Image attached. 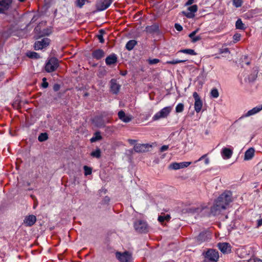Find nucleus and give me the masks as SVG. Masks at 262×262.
Wrapping results in <instances>:
<instances>
[{
	"mask_svg": "<svg viewBox=\"0 0 262 262\" xmlns=\"http://www.w3.org/2000/svg\"><path fill=\"white\" fill-rule=\"evenodd\" d=\"M231 196V193L229 191L225 192L221 194L211 207L210 213L213 215L220 214L222 210L226 209L227 206L232 201Z\"/></svg>",
	"mask_w": 262,
	"mask_h": 262,
	"instance_id": "nucleus-1",
	"label": "nucleus"
},
{
	"mask_svg": "<svg viewBox=\"0 0 262 262\" xmlns=\"http://www.w3.org/2000/svg\"><path fill=\"white\" fill-rule=\"evenodd\" d=\"M259 68L257 66H254L252 69L247 71L244 75V80L247 82H253L257 77Z\"/></svg>",
	"mask_w": 262,
	"mask_h": 262,
	"instance_id": "nucleus-2",
	"label": "nucleus"
},
{
	"mask_svg": "<svg viewBox=\"0 0 262 262\" xmlns=\"http://www.w3.org/2000/svg\"><path fill=\"white\" fill-rule=\"evenodd\" d=\"M219 258V252L214 249H209L205 254L204 262H217Z\"/></svg>",
	"mask_w": 262,
	"mask_h": 262,
	"instance_id": "nucleus-3",
	"label": "nucleus"
},
{
	"mask_svg": "<svg viewBox=\"0 0 262 262\" xmlns=\"http://www.w3.org/2000/svg\"><path fill=\"white\" fill-rule=\"evenodd\" d=\"M172 109V107L168 106L161 109L159 112L156 113L152 117L153 121L159 120L162 118H165L169 115Z\"/></svg>",
	"mask_w": 262,
	"mask_h": 262,
	"instance_id": "nucleus-4",
	"label": "nucleus"
},
{
	"mask_svg": "<svg viewBox=\"0 0 262 262\" xmlns=\"http://www.w3.org/2000/svg\"><path fill=\"white\" fill-rule=\"evenodd\" d=\"M59 66L58 60L55 57L50 58L46 64L45 70L48 73L55 71Z\"/></svg>",
	"mask_w": 262,
	"mask_h": 262,
	"instance_id": "nucleus-5",
	"label": "nucleus"
},
{
	"mask_svg": "<svg viewBox=\"0 0 262 262\" xmlns=\"http://www.w3.org/2000/svg\"><path fill=\"white\" fill-rule=\"evenodd\" d=\"M135 230L140 233H145L148 231V226L145 222L141 220H138L134 223Z\"/></svg>",
	"mask_w": 262,
	"mask_h": 262,
	"instance_id": "nucleus-6",
	"label": "nucleus"
},
{
	"mask_svg": "<svg viewBox=\"0 0 262 262\" xmlns=\"http://www.w3.org/2000/svg\"><path fill=\"white\" fill-rule=\"evenodd\" d=\"M116 256L121 262H131L132 261V254L128 252L123 253L118 252L116 253Z\"/></svg>",
	"mask_w": 262,
	"mask_h": 262,
	"instance_id": "nucleus-7",
	"label": "nucleus"
},
{
	"mask_svg": "<svg viewBox=\"0 0 262 262\" xmlns=\"http://www.w3.org/2000/svg\"><path fill=\"white\" fill-rule=\"evenodd\" d=\"M262 111V104L257 105L252 108L251 110H249L246 113L244 114L239 119L247 118L259 113Z\"/></svg>",
	"mask_w": 262,
	"mask_h": 262,
	"instance_id": "nucleus-8",
	"label": "nucleus"
},
{
	"mask_svg": "<svg viewBox=\"0 0 262 262\" xmlns=\"http://www.w3.org/2000/svg\"><path fill=\"white\" fill-rule=\"evenodd\" d=\"M50 42V40L48 38H44L40 41H37L34 43L35 50H42L47 47Z\"/></svg>",
	"mask_w": 262,
	"mask_h": 262,
	"instance_id": "nucleus-9",
	"label": "nucleus"
},
{
	"mask_svg": "<svg viewBox=\"0 0 262 262\" xmlns=\"http://www.w3.org/2000/svg\"><path fill=\"white\" fill-rule=\"evenodd\" d=\"M113 0H99L96 4V7L99 11H103L110 7Z\"/></svg>",
	"mask_w": 262,
	"mask_h": 262,
	"instance_id": "nucleus-10",
	"label": "nucleus"
},
{
	"mask_svg": "<svg viewBox=\"0 0 262 262\" xmlns=\"http://www.w3.org/2000/svg\"><path fill=\"white\" fill-rule=\"evenodd\" d=\"M193 97L194 98V110L196 113H199L202 107V102L200 99V96L196 92L193 93Z\"/></svg>",
	"mask_w": 262,
	"mask_h": 262,
	"instance_id": "nucleus-11",
	"label": "nucleus"
},
{
	"mask_svg": "<svg viewBox=\"0 0 262 262\" xmlns=\"http://www.w3.org/2000/svg\"><path fill=\"white\" fill-rule=\"evenodd\" d=\"M211 238V234L209 231H205L200 233L197 237L198 243L200 244L206 242Z\"/></svg>",
	"mask_w": 262,
	"mask_h": 262,
	"instance_id": "nucleus-12",
	"label": "nucleus"
},
{
	"mask_svg": "<svg viewBox=\"0 0 262 262\" xmlns=\"http://www.w3.org/2000/svg\"><path fill=\"white\" fill-rule=\"evenodd\" d=\"M190 162H183L180 163H172L170 164L169 168L173 170H178L188 167L191 164Z\"/></svg>",
	"mask_w": 262,
	"mask_h": 262,
	"instance_id": "nucleus-13",
	"label": "nucleus"
},
{
	"mask_svg": "<svg viewBox=\"0 0 262 262\" xmlns=\"http://www.w3.org/2000/svg\"><path fill=\"white\" fill-rule=\"evenodd\" d=\"M151 145L149 144H137L134 146V150L137 152H143L148 151Z\"/></svg>",
	"mask_w": 262,
	"mask_h": 262,
	"instance_id": "nucleus-14",
	"label": "nucleus"
},
{
	"mask_svg": "<svg viewBox=\"0 0 262 262\" xmlns=\"http://www.w3.org/2000/svg\"><path fill=\"white\" fill-rule=\"evenodd\" d=\"M118 116L119 119L124 123H128L133 119V116L132 115H126L122 110L118 112Z\"/></svg>",
	"mask_w": 262,
	"mask_h": 262,
	"instance_id": "nucleus-15",
	"label": "nucleus"
},
{
	"mask_svg": "<svg viewBox=\"0 0 262 262\" xmlns=\"http://www.w3.org/2000/svg\"><path fill=\"white\" fill-rule=\"evenodd\" d=\"M12 0H0V7L3 9L5 13L11 7Z\"/></svg>",
	"mask_w": 262,
	"mask_h": 262,
	"instance_id": "nucleus-16",
	"label": "nucleus"
},
{
	"mask_svg": "<svg viewBox=\"0 0 262 262\" xmlns=\"http://www.w3.org/2000/svg\"><path fill=\"white\" fill-rule=\"evenodd\" d=\"M217 247L223 253H228L231 251L230 245L227 243H219Z\"/></svg>",
	"mask_w": 262,
	"mask_h": 262,
	"instance_id": "nucleus-17",
	"label": "nucleus"
},
{
	"mask_svg": "<svg viewBox=\"0 0 262 262\" xmlns=\"http://www.w3.org/2000/svg\"><path fill=\"white\" fill-rule=\"evenodd\" d=\"M36 217L35 215H30L27 216L25 218V219L24 220V223L27 226H31L34 224V223L36 222Z\"/></svg>",
	"mask_w": 262,
	"mask_h": 262,
	"instance_id": "nucleus-18",
	"label": "nucleus"
},
{
	"mask_svg": "<svg viewBox=\"0 0 262 262\" xmlns=\"http://www.w3.org/2000/svg\"><path fill=\"white\" fill-rule=\"evenodd\" d=\"M110 88L111 90L114 94H117L120 89V85L116 82V80L112 79L110 81Z\"/></svg>",
	"mask_w": 262,
	"mask_h": 262,
	"instance_id": "nucleus-19",
	"label": "nucleus"
},
{
	"mask_svg": "<svg viewBox=\"0 0 262 262\" xmlns=\"http://www.w3.org/2000/svg\"><path fill=\"white\" fill-rule=\"evenodd\" d=\"M221 154L223 159H228L231 157L233 151L228 148L225 147L223 148Z\"/></svg>",
	"mask_w": 262,
	"mask_h": 262,
	"instance_id": "nucleus-20",
	"label": "nucleus"
},
{
	"mask_svg": "<svg viewBox=\"0 0 262 262\" xmlns=\"http://www.w3.org/2000/svg\"><path fill=\"white\" fill-rule=\"evenodd\" d=\"M104 52L101 49H97L92 53V56L94 58L99 60L104 56Z\"/></svg>",
	"mask_w": 262,
	"mask_h": 262,
	"instance_id": "nucleus-21",
	"label": "nucleus"
},
{
	"mask_svg": "<svg viewBox=\"0 0 262 262\" xmlns=\"http://www.w3.org/2000/svg\"><path fill=\"white\" fill-rule=\"evenodd\" d=\"M117 58L115 54H112L107 56L105 59V62L107 65H111L117 62Z\"/></svg>",
	"mask_w": 262,
	"mask_h": 262,
	"instance_id": "nucleus-22",
	"label": "nucleus"
},
{
	"mask_svg": "<svg viewBox=\"0 0 262 262\" xmlns=\"http://www.w3.org/2000/svg\"><path fill=\"white\" fill-rule=\"evenodd\" d=\"M254 155V149L253 148H250L246 151L244 156L245 160L251 159Z\"/></svg>",
	"mask_w": 262,
	"mask_h": 262,
	"instance_id": "nucleus-23",
	"label": "nucleus"
},
{
	"mask_svg": "<svg viewBox=\"0 0 262 262\" xmlns=\"http://www.w3.org/2000/svg\"><path fill=\"white\" fill-rule=\"evenodd\" d=\"M199 30V29L198 28L194 31L192 32L190 34H189V37L191 38L192 42H195L201 39L200 36H195V34L198 32Z\"/></svg>",
	"mask_w": 262,
	"mask_h": 262,
	"instance_id": "nucleus-24",
	"label": "nucleus"
},
{
	"mask_svg": "<svg viewBox=\"0 0 262 262\" xmlns=\"http://www.w3.org/2000/svg\"><path fill=\"white\" fill-rule=\"evenodd\" d=\"M136 44L137 41L136 40H130L126 44L125 47L128 50L130 51L134 48Z\"/></svg>",
	"mask_w": 262,
	"mask_h": 262,
	"instance_id": "nucleus-25",
	"label": "nucleus"
},
{
	"mask_svg": "<svg viewBox=\"0 0 262 262\" xmlns=\"http://www.w3.org/2000/svg\"><path fill=\"white\" fill-rule=\"evenodd\" d=\"M159 27L156 25L148 26L146 27V31L149 33H153L158 30Z\"/></svg>",
	"mask_w": 262,
	"mask_h": 262,
	"instance_id": "nucleus-26",
	"label": "nucleus"
},
{
	"mask_svg": "<svg viewBox=\"0 0 262 262\" xmlns=\"http://www.w3.org/2000/svg\"><path fill=\"white\" fill-rule=\"evenodd\" d=\"M183 53L191 55H195L196 53L195 52L194 50L191 49H183L178 51V53Z\"/></svg>",
	"mask_w": 262,
	"mask_h": 262,
	"instance_id": "nucleus-27",
	"label": "nucleus"
},
{
	"mask_svg": "<svg viewBox=\"0 0 262 262\" xmlns=\"http://www.w3.org/2000/svg\"><path fill=\"white\" fill-rule=\"evenodd\" d=\"M102 139V137L100 135V133L99 132H96L94 136L90 139L92 143L95 142Z\"/></svg>",
	"mask_w": 262,
	"mask_h": 262,
	"instance_id": "nucleus-28",
	"label": "nucleus"
},
{
	"mask_svg": "<svg viewBox=\"0 0 262 262\" xmlns=\"http://www.w3.org/2000/svg\"><path fill=\"white\" fill-rule=\"evenodd\" d=\"M235 27L237 29L244 30L245 29V25L243 23L241 19H238L236 20Z\"/></svg>",
	"mask_w": 262,
	"mask_h": 262,
	"instance_id": "nucleus-29",
	"label": "nucleus"
},
{
	"mask_svg": "<svg viewBox=\"0 0 262 262\" xmlns=\"http://www.w3.org/2000/svg\"><path fill=\"white\" fill-rule=\"evenodd\" d=\"M91 156L97 159L101 157V150L99 148H97L95 151H93L91 154Z\"/></svg>",
	"mask_w": 262,
	"mask_h": 262,
	"instance_id": "nucleus-30",
	"label": "nucleus"
},
{
	"mask_svg": "<svg viewBox=\"0 0 262 262\" xmlns=\"http://www.w3.org/2000/svg\"><path fill=\"white\" fill-rule=\"evenodd\" d=\"M27 56L31 58L38 59L40 57L39 55L35 52H29L27 54Z\"/></svg>",
	"mask_w": 262,
	"mask_h": 262,
	"instance_id": "nucleus-31",
	"label": "nucleus"
},
{
	"mask_svg": "<svg viewBox=\"0 0 262 262\" xmlns=\"http://www.w3.org/2000/svg\"><path fill=\"white\" fill-rule=\"evenodd\" d=\"M187 60V59H184V60H179V59H173L172 60L167 61L166 62L168 64H175L179 63H184L186 62Z\"/></svg>",
	"mask_w": 262,
	"mask_h": 262,
	"instance_id": "nucleus-32",
	"label": "nucleus"
},
{
	"mask_svg": "<svg viewBox=\"0 0 262 262\" xmlns=\"http://www.w3.org/2000/svg\"><path fill=\"white\" fill-rule=\"evenodd\" d=\"M211 96L214 98H216L219 96V91L216 88L213 89L210 92Z\"/></svg>",
	"mask_w": 262,
	"mask_h": 262,
	"instance_id": "nucleus-33",
	"label": "nucleus"
},
{
	"mask_svg": "<svg viewBox=\"0 0 262 262\" xmlns=\"http://www.w3.org/2000/svg\"><path fill=\"white\" fill-rule=\"evenodd\" d=\"M40 142H43L48 139V135L47 133H41L39 135L38 138Z\"/></svg>",
	"mask_w": 262,
	"mask_h": 262,
	"instance_id": "nucleus-34",
	"label": "nucleus"
},
{
	"mask_svg": "<svg viewBox=\"0 0 262 262\" xmlns=\"http://www.w3.org/2000/svg\"><path fill=\"white\" fill-rule=\"evenodd\" d=\"M184 108V104L183 103H179L176 107V113H181L183 111Z\"/></svg>",
	"mask_w": 262,
	"mask_h": 262,
	"instance_id": "nucleus-35",
	"label": "nucleus"
},
{
	"mask_svg": "<svg viewBox=\"0 0 262 262\" xmlns=\"http://www.w3.org/2000/svg\"><path fill=\"white\" fill-rule=\"evenodd\" d=\"M170 219V216L169 215L167 214L165 216H159L158 217V221L160 223H163L165 221H169Z\"/></svg>",
	"mask_w": 262,
	"mask_h": 262,
	"instance_id": "nucleus-36",
	"label": "nucleus"
},
{
	"mask_svg": "<svg viewBox=\"0 0 262 262\" xmlns=\"http://www.w3.org/2000/svg\"><path fill=\"white\" fill-rule=\"evenodd\" d=\"M104 32V31L103 30H100L99 31V34L97 35V38L99 39V42L101 43H103L104 42V40L103 37V35Z\"/></svg>",
	"mask_w": 262,
	"mask_h": 262,
	"instance_id": "nucleus-37",
	"label": "nucleus"
},
{
	"mask_svg": "<svg viewBox=\"0 0 262 262\" xmlns=\"http://www.w3.org/2000/svg\"><path fill=\"white\" fill-rule=\"evenodd\" d=\"M83 169L84 170V174L85 176L90 175L92 173V168L87 166H84Z\"/></svg>",
	"mask_w": 262,
	"mask_h": 262,
	"instance_id": "nucleus-38",
	"label": "nucleus"
},
{
	"mask_svg": "<svg viewBox=\"0 0 262 262\" xmlns=\"http://www.w3.org/2000/svg\"><path fill=\"white\" fill-rule=\"evenodd\" d=\"M242 4V0H233V5L236 8L241 7Z\"/></svg>",
	"mask_w": 262,
	"mask_h": 262,
	"instance_id": "nucleus-39",
	"label": "nucleus"
},
{
	"mask_svg": "<svg viewBox=\"0 0 262 262\" xmlns=\"http://www.w3.org/2000/svg\"><path fill=\"white\" fill-rule=\"evenodd\" d=\"M188 10L192 12V13H194L196 12L198 10V6L196 5H193L191 6H190L188 8Z\"/></svg>",
	"mask_w": 262,
	"mask_h": 262,
	"instance_id": "nucleus-40",
	"label": "nucleus"
},
{
	"mask_svg": "<svg viewBox=\"0 0 262 262\" xmlns=\"http://www.w3.org/2000/svg\"><path fill=\"white\" fill-rule=\"evenodd\" d=\"M86 0H76V6L79 8H81L84 4Z\"/></svg>",
	"mask_w": 262,
	"mask_h": 262,
	"instance_id": "nucleus-41",
	"label": "nucleus"
},
{
	"mask_svg": "<svg viewBox=\"0 0 262 262\" xmlns=\"http://www.w3.org/2000/svg\"><path fill=\"white\" fill-rule=\"evenodd\" d=\"M184 15L187 17L189 18H193L194 16V14L191 12H183Z\"/></svg>",
	"mask_w": 262,
	"mask_h": 262,
	"instance_id": "nucleus-42",
	"label": "nucleus"
},
{
	"mask_svg": "<svg viewBox=\"0 0 262 262\" xmlns=\"http://www.w3.org/2000/svg\"><path fill=\"white\" fill-rule=\"evenodd\" d=\"M159 62V60L158 59H152L148 60V63L150 64H157Z\"/></svg>",
	"mask_w": 262,
	"mask_h": 262,
	"instance_id": "nucleus-43",
	"label": "nucleus"
},
{
	"mask_svg": "<svg viewBox=\"0 0 262 262\" xmlns=\"http://www.w3.org/2000/svg\"><path fill=\"white\" fill-rule=\"evenodd\" d=\"M241 37V35L240 34L236 33L234 35L233 38V40L235 42H236L240 40Z\"/></svg>",
	"mask_w": 262,
	"mask_h": 262,
	"instance_id": "nucleus-44",
	"label": "nucleus"
},
{
	"mask_svg": "<svg viewBox=\"0 0 262 262\" xmlns=\"http://www.w3.org/2000/svg\"><path fill=\"white\" fill-rule=\"evenodd\" d=\"M174 27L178 31H181L183 30V27L179 24H176Z\"/></svg>",
	"mask_w": 262,
	"mask_h": 262,
	"instance_id": "nucleus-45",
	"label": "nucleus"
},
{
	"mask_svg": "<svg viewBox=\"0 0 262 262\" xmlns=\"http://www.w3.org/2000/svg\"><path fill=\"white\" fill-rule=\"evenodd\" d=\"M168 145H163L160 148V151L163 152L168 149Z\"/></svg>",
	"mask_w": 262,
	"mask_h": 262,
	"instance_id": "nucleus-46",
	"label": "nucleus"
},
{
	"mask_svg": "<svg viewBox=\"0 0 262 262\" xmlns=\"http://www.w3.org/2000/svg\"><path fill=\"white\" fill-rule=\"evenodd\" d=\"M60 89V85L58 84H55L53 86V90L54 91L57 92Z\"/></svg>",
	"mask_w": 262,
	"mask_h": 262,
	"instance_id": "nucleus-47",
	"label": "nucleus"
},
{
	"mask_svg": "<svg viewBox=\"0 0 262 262\" xmlns=\"http://www.w3.org/2000/svg\"><path fill=\"white\" fill-rule=\"evenodd\" d=\"M257 227H259L262 225V219L257 220Z\"/></svg>",
	"mask_w": 262,
	"mask_h": 262,
	"instance_id": "nucleus-48",
	"label": "nucleus"
},
{
	"mask_svg": "<svg viewBox=\"0 0 262 262\" xmlns=\"http://www.w3.org/2000/svg\"><path fill=\"white\" fill-rule=\"evenodd\" d=\"M48 83L47 81H44L42 83V86L43 88H47L48 86Z\"/></svg>",
	"mask_w": 262,
	"mask_h": 262,
	"instance_id": "nucleus-49",
	"label": "nucleus"
},
{
	"mask_svg": "<svg viewBox=\"0 0 262 262\" xmlns=\"http://www.w3.org/2000/svg\"><path fill=\"white\" fill-rule=\"evenodd\" d=\"M194 0H188L186 3V5H191Z\"/></svg>",
	"mask_w": 262,
	"mask_h": 262,
	"instance_id": "nucleus-50",
	"label": "nucleus"
},
{
	"mask_svg": "<svg viewBox=\"0 0 262 262\" xmlns=\"http://www.w3.org/2000/svg\"><path fill=\"white\" fill-rule=\"evenodd\" d=\"M207 156V155L205 154V155H203L202 157H201L198 160H197L196 161H195V162H198V161H201L203 159H204L205 157H206Z\"/></svg>",
	"mask_w": 262,
	"mask_h": 262,
	"instance_id": "nucleus-51",
	"label": "nucleus"
},
{
	"mask_svg": "<svg viewBox=\"0 0 262 262\" xmlns=\"http://www.w3.org/2000/svg\"><path fill=\"white\" fill-rule=\"evenodd\" d=\"M251 261L252 260V259H251L250 260ZM253 260L254 261V262H262L261 260H260V259H253Z\"/></svg>",
	"mask_w": 262,
	"mask_h": 262,
	"instance_id": "nucleus-52",
	"label": "nucleus"
},
{
	"mask_svg": "<svg viewBox=\"0 0 262 262\" xmlns=\"http://www.w3.org/2000/svg\"><path fill=\"white\" fill-rule=\"evenodd\" d=\"M209 163V158H206L205 160V164L206 165H208Z\"/></svg>",
	"mask_w": 262,
	"mask_h": 262,
	"instance_id": "nucleus-53",
	"label": "nucleus"
},
{
	"mask_svg": "<svg viewBox=\"0 0 262 262\" xmlns=\"http://www.w3.org/2000/svg\"><path fill=\"white\" fill-rule=\"evenodd\" d=\"M120 74H121L122 75H123V76H125V75H126V74H127V71H121V72H120Z\"/></svg>",
	"mask_w": 262,
	"mask_h": 262,
	"instance_id": "nucleus-54",
	"label": "nucleus"
},
{
	"mask_svg": "<svg viewBox=\"0 0 262 262\" xmlns=\"http://www.w3.org/2000/svg\"><path fill=\"white\" fill-rule=\"evenodd\" d=\"M0 14H5L1 7H0Z\"/></svg>",
	"mask_w": 262,
	"mask_h": 262,
	"instance_id": "nucleus-55",
	"label": "nucleus"
},
{
	"mask_svg": "<svg viewBox=\"0 0 262 262\" xmlns=\"http://www.w3.org/2000/svg\"><path fill=\"white\" fill-rule=\"evenodd\" d=\"M46 80H47L46 78H43L42 79V81H43V82H44V81H46Z\"/></svg>",
	"mask_w": 262,
	"mask_h": 262,
	"instance_id": "nucleus-56",
	"label": "nucleus"
},
{
	"mask_svg": "<svg viewBox=\"0 0 262 262\" xmlns=\"http://www.w3.org/2000/svg\"><path fill=\"white\" fill-rule=\"evenodd\" d=\"M129 142L132 143L133 142H135V141L134 140H130Z\"/></svg>",
	"mask_w": 262,
	"mask_h": 262,
	"instance_id": "nucleus-57",
	"label": "nucleus"
},
{
	"mask_svg": "<svg viewBox=\"0 0 262 262\" xmlns=\"http://www.w3.org/2000/svg\"><path fill=\"white\" fill-rule=\"evenodd\" d=\"M229 51H228V49H226L225 50V52H228Z\"/></svg>",
	"mask_w": 262,
	"mask_h": 262,
	"instance_id": "nucleus-58",
	"label": "nucleus"
},
{
	"mask_svg": "<svg viewBox=\"0 0 262 262\" xmlns=\"http://www.w3.org/2000/svg\"><path fill=\"white\" fill-rule=\"evenodd\" d=\"M19 2H25L26 0H18Z\"/></svg>",
	"mask_w": 262,
	"mask_h": 262,
	"instance_id": "nucleus-59",
	"label": "nucleus"
}]
</instances>
